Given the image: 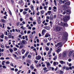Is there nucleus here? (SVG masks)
<instances>
[{
	"mask_svg": "<svg viewBox=\"0 0 74 74\" xmlns=\"http://www.w3.org/2000/svg\"><path fill=\"white\" fill-rule=\"evenodd\" d=\"M28 58H31V56L30 55H28Z\"/></svg>",
	"mask_w": 74,
	"mask_h": 74,
	"instance_id": "obj_61",
	"label": "nucleus"
},
{
	"mask_svg": "<svg viewBox=\"0 0 74 74\" xmlns=\"http://www.w3.org/2000/svg\"><path fill=\"white\" fill-rule=\"evenodd\" d=\"M45 32V29H43L42 31V35H44V32Z\"/></svg>",
	"mask_w": 74,
	"mask_h": 74,
	"instance_id": "obj_22",
	"label": "nucleus"
},
{
	"mask_svg": "<svg viewBox=\"0 0 74 74\" xmlns=\"http://www.w3.org/2000/svg\"><path fill=\"white\" fill-rule=\"evenodd\" d=\"M8 38H11V33L9 32L8 33Z\"/></svg>",
	"mask_w": 74,
	"mask_h": 74,
	"instance_id": "obj_11",
	"label": "nucleus"
},
{
	"mask_svg": "<svg viewBox=\"0 0 74 74\" xmlns=\"http://www.w3.org/2000/svg\"><path fill=\"white\" fill-rule=\"evenodd\" d=\"M66 14H70V10H67L66 11Z\"/></svg>",
	"mask_w": 74,
	"mask_h": 74,
	"instance_id": "obj_24",
	"label": "nucleus"
},
{
	"mask_svg": "<svg viewBox=\"0 0 74 74\" xmlns=\"http://www.w3.org/2000/svg\"><path fill=\"white\" fill-rule=\"evenodd\" d=\"M62 33H63L62 34L64 36H66V34H67V32H63Z\"/></svg>",
	"mask_w": 74,
	"mask_h": 74,
	"instance_id": "obj_28",
	"label": "nucleus"
},
{
	"mask_svg": "<svg viewBox=\"0 0 74 74\" xmlns=\"http://www.w3.org/2000/svg\"><path fill=\"white\" fill-rule=\"evenodd\" d=\"M1 38H4V35H2L1 36Z\"/></svg>",
	"mask_w": 74,
	"mask_h": 74,
	"instance_id": "obj_53",
	"label": "nucleus"
},
{
	"mask_svg": "<svg viewBox=\"0 0 74 74\" xmlns=\"http://www.w3.org/2000/svg\"><path fill=\"white\" fill-rule=\"evenodd\" d=\"M1 22H2V23H4L6 21L4 19H1Z\"/></svg>",
	"mask_w": 74,
	"mask_h": 74,
	"instance_id": "obj_27",
	"label": "nucleus"
},
{
	"mask_svg": "<svg viewBox=\"0 0 74 74\" xmlns=\"http://www.w3.org/2000/svg\"><path fill=\"white\" fill-rule=\"evenodd\" d=\"M61 51V48H59L57 50V52H59Z\"/></svg>",
	"mask_w": 74,
	"mask_h": 74,
	"instance_id": "obj_32",
	"label": "nucleus"
},
{
	"mask_svg": "<svg viewBox=\"0 0 74 74\" xmlns=\"http://www.w3.org/2000/svg\"><path fill=\"white\" fill-rule=\"evenodd\" d=\"M62 56L64 58L65 56H66V54H67V53L66 51H64L62 53Z\"/></svg>",
	"mask_w": 74,
	"mask_h": 74,
	"instance_id": "obj_6",
	"label": "nucleus"
},
{
	"mask_svg": "<svg viewBox=\"0 0 74 74\" xmlns=\"http://www.w3.org/2000/svg\"><path fill=\"white\" fill-rule=\"evenodd\" d=\"M44 12H45V11L44 10H42L40 11V15L41 16H42V15L44 14Z\"/></svg>",
	"mask_w": 74,
	"mask_h": 74,
	"instance_id": "obj_10",
	"label": "nucleus"
},
{
	"mask_svg": "<svg viewBox=\"0 0 74 74\" xmlns=\"http://www.w3.org/2000/svg\"><path fill=\"white\" fill-rule=\"evenodd\" d=\"M30 48L31 49H34V47L33 46H32L30 47Z\"/></svg>",
	"mask_w": 74,
	"mask_h": 74,
	"instance_id": "obj_64",
	"label": "nucleus"
},
{
	"mask_svg": "<svg viewBox=\"0 0 74 74\" xmlns=\"http://www.w3.org/2000/svg\"><path fill=\"white\" fill-rule=\"evenodd\" d=\"M29 19H30V20H31V21H33V18H32V17L29 18Z\"/></svg>",
	"mask_w": 74,
	"mask_h": 74,
	"instance_id": "obj_56",
	"label": "nucleus"
},
{
	"mask_svg": "<svg viewBox=\"0 0 74 74\" xmlns=\"http://www.w3.org/2000/svg\"><path fill=\"white\" fill-rule=\"evenodd\" d=\"M45 4L46 5H47L48 4V2H45Z\"/></svg>",
	"mask_w": 74,
	"mask_h": 74,
	"instance_id": "obj_54",
	"label": "nucleus"
},
{
	"mask_svg": "<svg viewBox=\"0 0 74 74\" xmlns=\"http://www.w3.org/2000/svg\"><path fill=\"white\" fill-rule=\"evenodd\" d=\"M62 25L63 27H69V25L67 23H63L62 24Z\"/></svg>",
	"mask_w": 74,
	"mask_h": 74,
	"instance_id": "obj_3",
	"label": "nucleus"
},
{
	"mask_svg": "<svg viewBox=\"0 0 74 74\" xmlns=\"http://www.w3.org/2000/svg\"><path fill=\"white\" fill-rule=\"evenodd\" d=\"M59 3L60 4H62V0H60L59 1Z\"/></svg>",
	"mask_w": 74,
	"mask_h": 74,
	"instance_id": "obj_39",
	"label": "nucleus"
},
{
	"mask_svg": "<svg viewBox=\"0 0 74 74\" xmlns=\"http://www.w3.org/2000/svg\"><path fill=\"white\" fill-rule=\"evenodd\" d=\"M41 66V65L40 64H39L36 65V67H40Z\"/></svg>",
	"mask_w": 74,
	"mask_h": 74,
	"instance_id": "obj_35",
	"label": "nucleus"
},
{
	"mask_svg": "<svg viewBox=\"0 0 74 74\" xmlns=\"http://www.w3.org/2000/svg\"><path fill=\"white\" fill-rule=\"evenodd\" d=\"M44 29H45L47 30H49L50 29V27L48 26H45L44 27Z\"/></svg>",
	"mask_w": 74,
	"mask_h": 74,
	"instance_id": "obj_12",
	"label": "nucleus"
},
{
	"mask_svg": "<svg viewBox=\"0 0 74 74\" xmlns=\"http://www.w3.org/2000/svg\"><path fill=\"white\" fill-rule=\"evenodd\" d=\"M13 56H14V57H15V58H16V55L15 54H13Z\"/></svg>",
	"mask_w": 74,
	"mask_h": 74,
	"instance_id": "obj_57",
	"label": "nucleus"
},
{
	"mask_svg": "<svg viewBox=\"0 0 74 74\" xmlns=\"http://www.w3.org/2000/svg\"><path fill=\"white\" fill-rule=\"evenodd\" d=\"M57 58L58 57H57V56H54V58H53V60H56V59H57Z\"/></svg>",
	"mask_w": 74,
	"mask_h": 74,
	"instance_id": "obj_25",
	"label": "nucleus"
},
{
	"mask_svg": "<svg viewBox=\"0 0 74 74\" xmlns=\"http://www.w3.org/2000/svg\"><path fill=\"white\" fill-rule=\"evenodd\" d=\"M20 24V22H18V23H17V26H18L19 25V24Z\"/></svg>",
	"mask_w": 74,
	"mask_h": 74,
	"instance_id": "obj_48",
	"label": "nucleus"
},
{
	"mask_svg": "<svg viewBox=\"0 0 74 74\" xmlns=\"http://www.w3.org/2000/svg\"><path fill=\"white\" fill-rule=\"evenodd\" d=\"M62 29V28L61 27H57L56 28V30H57V31H59H59H60V30H61V29Z\"/></svg>",
	"mask_w": 74,
	"mask_h": 74,
	"instance_id": "obj_7",
	"label": "nucleus"
},
{
	"mask_svg": "<svg viewBox=\"0 0 74 74\" xmlns=\"http://www.w3.org/2000/svg\"><path fill=\"white\" fill-rule=\"evenodd\" d=\"M23 48V44L21 45L19 47L20 49H21V48Z\"/></svg>",
	"mask_w": 74,
	"mask_h": 74,
	"instance_id": "obj_19",
	"label": "nucleus"
},
{
	"mask_svg": "<svg viewBox=\"0 0 74 74\" xmlns=\"http://www.w3.org/2000/svg\"><path fill=\"white\" fill-rule=\"evenodd\" d=\"M21 29H22L23 30H25L26 29V27H24L23 26H22L21 27Z\"/></svg>",
	"mask_w": 74,
	"mask_h": 74,
	"instance_id": "obj_21",
	"label": "nucleus"
},
{
	"mask_svg": "<svg viewBox=\"0 0 74 74\" xmlns=\"http://www.w3.org/2000/svg\"><path fill=\"white\" fill-rule=\"evenodd\" d=\"M27 62V63H30V62H31L30 60H28Z\"/></svg>",
	"mask_w": 74,
	"mask_h": 74,
	"instance_id": "obj_38",
	"label": "nucleus"
},
{
	"mask_svg": "<svg viewBox=\"0 0 74 74\" xmlns=\"http://www.w3.org/2000/svg\"><path fill=\"white\" fill-rule=\"evenodd\" d=\"M30 67L31 69H32V70H33V69H34V67H33V66H32V65H31L30 66Z\"/></svg>",
	"mask_w": 74,
	"mask_h": 74,
	"instance_id": "obj_30",
	"label": "nucleus"
},
{
	"mask_svg": "<svg viewBox=\"0 0 74 74\" xmlns=\"http://www.w3.org/2000/svg\"><path fill=\"white\" fill-rule=\"evenodd\" d=\"M45 49L47 51H48L49 50V48L48 47H45Z\"/></svg>",
	"mask_w": 74,
	"mask_h": 74,
	"instance_id": "obj_17",
	"label": "nucleus"
},
{
	"mask_svg": "<svg viewBox=\"0 0 74 74\" xmlns=\"http://www.w3.org/2000/svg\"><path fill=\"white\" fill-rule=\"evenodd\" d=\"M54 4L56 5H57L56 4V0H54Z\"/></svg>",
	"mask_w": 74,
	"mask_h": 74,
	"instance_id": "obj_40",
	"label": "nucleus"
},
{
	"mask_svg": "<svg viewBox=\"0 0 74 74\" xmlns=\"http://www.w3.org/2000/svg\"><path fill=\"white\" fill-rule=\"evenodd\" d=\"M47 70V67H44L43 68V70L45 71V70Z\"/></svg>",
	"mask_w": 74,
	"mask_h": 74,
	"instance_id": "obj_44",
	"label": "nucleus"
},
{
	"mask_svg": "<svg viewBox=\"0 0 74 74\" xmlns=\"http://www.w3.org/2000/svg\"><path fill=\"white\" fill-rule=\"evenodd\" d=\"M9 51H10V52H11V53H12V52H13V49H9Z\"/></svg>",
	"mask_w": 74,
	"mask_h": 74,
	"instance_id": "obj_31",
	"label": "nucleus"
},
{
	"mask_svg": "<svg viewBox=\"0 0 74 74\" xmlns=\"http://www.w3.org/2000/svg\"><path fill=\"white\" fill-rule=\"evenodd\" d=\"M46 64L47 65V67L48 68L49 66H51V64H50V63L49 62H47L46 63Z\"/></svg>",
	"mask_w": 74,
	"mask_h": 74,
	"instance_id": "obj_14",
	"label": "nucleus"
},
{
	"mask_svg": "<svg viewBox=\"0 0 74 74\" xmlns=\"http://www.w3.org/2000/svg\"><path fill=\"white\" fill-rule=\"evenodd\" d=\"M31 9L32 10H34V6L32 5L31 6Z\"/></svg>",
	"mask_w": 74,
	"mask_h": 74,
	"instance_id": "obj_34",
	"label": "nucleus"
},
{
	"mask_svg": "<svg viewBox=\"0 0 74 74\" xmlns=\"http://www.w3.org/2000/svg\"><path fill=\"white\" fill-rule=\"evenodd\" d=\"M51 35L49 34L48 33L46 34L45 36V37H50Z\"/></svg>",
	"mask_w": 74,
	"mask_h": 74,
	"instance_id": "obj_13",
	"label": "nucleus"
},
{
	"mask_svg": "<svg viewBox=\"0 0 74 74\" xmlns=\"http://www.w3.org/2000/svg\"><path fill=\"white\" fill-rule=\"evenodd\" d=\"M4 37H5V39L6 40H7V39L8 38L7 36H5Z\"/></svg>",
	"mask_w": 74,
	"mask_h": 74,
	"instance_id": "obj_41",
	"label": "nucleus"
},
{
	"mask_svg": "<svg viewBox=\"0 0 74 74\" xmlns=\"http://www.w3.org/2000/svg\"><path fill=\"white\" fill-rule=\"evenodd\" d=\"M24 11H28V8H25L24 9Z\"/></svg>",
	"mask_w": 74,
	"mask_h": 74,
	"instance_id": "obj_51",
	"label": "nucleus"
},
{
	"mask_svg": "<svg viewBox=\"0 0 74 74\" xmlns=\"http://www.w3.org/2000/svg\"><path fill=\"white\" fill-rule=\"evenodd\" d=\"M5 63H6V64H10V62L9 61H7Z\"/></svg>",
	"mask_w": 74,
	"mask_h": 74,
	"instance_id": "obj_42",
	"label": "nucleus"
},
{
	"mask_svg": "<svg viewBox=\"0 0 74 74\" xmlns=\"http://www.w3.org/2000/svg\"><path fill=\"white\" fill-rule=\"evenodd\" d=\"M23 15H25V14H27V12L26 11H23Z\"/></svg>",
	"mask_w": 74,
	"mask_h": 74,
	"instance_id": "obj_37",
	"label": "nucleus"
},
{
	"mask_svg": "<svg viewBox=\"0 0 74 74\" xmlns=\"http://www.w3.org/2000/svg\"><path fill=\"white\" fill-rule=\"evenodd\" d=\"M70 3L69 2H67L66 3H65V5H69Z\"/></svg>",
	"mask_w": 74,
	"mask_h": 74,
	"instance_id": "obj_33",
	"label": "nucleus"
},
{
	"mask_svg": "<svg viewBox=\"0 0 74 74\" xmlns=\"http://www.w3.org/2000/svg\"><path fill=\"white\" fill-rule=\"evenodd\" d=\"M35 59H36V60H38L41 59V56L40 55H38V56L36 57Z\"/></svg>",
	"mask_w": 74,
	"mask_h": 74,
	"instance_id": "obj_4",
	"label": "nucleus"
},
{
	"mask_svg": "<svg viewBox=\"0 0 74 74\" xmlns=\"http://www.w3.org/2000/svg\"><path fill=\"white\" fill-rule=\"evenodd\" d=\"M34 63H35L36 64H37V63H38V61L35 60L34 61Z\"/></svg>",
	"mask_w": 74,
	"mask_h": 74,
	"instance_id": "obj_50",
	"label": "nucleus"
},
{
	"mask_svg": "<svg viewBox=\"0 0 74 74\" xmlns=\"http://www.w3.org/2000/svg\"><path fill=\"white\" fill-rule=\"evenodd\" d=\"M1 48H4V46L3 45H1Z\"/></svg>",
	"mask_w": 74,
	"mask_h": 74,
	"instance_id": "obj_52",
	"label": "nucleus"
},
{
	"mask_svg": "<svg viewBox=\"0 0 74 74\" xmlns=\"http://www.w3.org/2000/svg\"><path fill=\"white\" fill-rule=\"evenodd\" d=\"M69 19H70V17L69 16H66L63 18V21L64 22H67V21H68Z\"/></svg>",
	"mask_w": 74,
	"mask_h": 74,
	"instance_id": "obj_1",
	"label": "nucleus"
},
{
	"mask_svg": "<svg viewBox=\"0 0 74 74\" xmlns=\"http://www.w3.org/2000/svg\"><path fill=\"white\" fill-rule=\"evenodd\" d=\"M4 33L5 35H6V36H7V34H8V33H7V32L6 31Z\"/></svg>",
	"mask_w": 74,
	"mask_h": 74,
	"instance_id": "obj_43",
	"label": "nucleus"
},
{
	"mask_svg": "<svg viewBox=\"0 0 74 74\" xmlns=\"http://www.w3.org/2000/svg\"><path fill=\"white\" fill-rule=\"evenodd\" d=\"M53 65L55 66H56V65H58L59 64V62H54L53 63Z\"/></svg>",
	"mask_w": 74,
	"mask_h": 74,
	"instance_id": "obj_8",
	"label": "nucleus"
},
{
	"mask_svg": "<svg viewBox=\"0 0 74 74\" xmlns=\"http://www.w3.org/2000/svg\"><path fill=\"white\" fill-rule=\"evenodd\" d=\"M73 53V52L71 51L69 52V57H70L71 55H72V54Z\"/></svg>",
	"mask_w": 74,
	"mask_h": 74,
	"instance_id": "obj_15",
	"label": "nucleus"
},
{
	"mask_svg": "<svg viewBox=\"0 0 74 74\" xmlns=\"http://www.w3.org/2000/svg\"><path fill=\"white\" fill-rule=\"evenodd\" d=\"M47 13H48V14H51V11H48L47 12Z\"/></svg>",
	"mask_w": 74,
	"mask_h": 74,
	"instance_id": "obj_59",
	"label": "nucleus"
},
{
	"mask_svg": "<svg viewBox=\"0 0 74 74\" xmlns=\"http://www.w3.org/2000/svg\"><path fill=\"white\" fill-rule=\"evenodd\" d=\"M5 59L6 60H8V59H10V58L9 57H7L5 58Z\"/></svg>",
	"mask_w": 74,
	"mask_h": 74,
	"instance_id": "obj_60",
	"label": "nucleus"
},
{
	"mask_svg": "<svg viewBox=\"0 0 74 74\" xmlns=\"http://www.w3.org/2000/svg\"><path fill=\"white\" fill-rule=\"evenodd\" d=\"M29 38H30L31 39H32L33 38V35L31 34L29 35Z\"/></svg>",
	"mask_w": 74,
	"mask_h": 74,
	"instance_id": "obj_26",
	"label": "nucleus"
},
{
	"mask_svg": "<svg viewBox=\"0 0 74 74\" xmlns=\"http://www.w3.org/2000/svg\"><path fill=\"white\" fill-rule=\"evenodd\" d=\"M50 20L51 21L52 20H53V15H51L50 17Z\"/></svg>",
	"mask_w": 74,
	"mask_h": 74,
	"instance_id": "obj_23",
	"label": "nucleus"
},
{
	"mask_svg": "<svg viewBox=\"0 0 74 74\" xmlns=\"http://www.w3.org/2000/svg\"><path fill=\"white\" fill-rule=\"evenodd\" d=\"M5 47H6V48H10V46H7V44H6L5 45Z\"/></svg>",
	"mask_w": 74,
	"mask_h": 74,
	"instance_id": "obj_36",
	"label": "nucleus"
},
{
	"mask_svg": "<svg viewBox=\"0 0 74 74\" xmlns=\"http://www.w3.org/2000/svg\"><path fill=\"white\" fill-rule=\"evenodd\" d=\"M40 10H42V6H40Z\"/></svg>",
	"mask_w": 74,
	"mask_h": 74,
	"instance_id": "obj_55",
	"label": "nucleus"
},
{
	"mask_svg": "<svg viewBox=\"0 0 74 74\" xmlns=\"http://www.w3.org/2000/svg\"><path fill=\"white\" fill-rule=\"evenodd\" d=\"M47 46H49V45H50V42L47 43Z\"/></svg>",
	"mask_w": 74,
	"mask_h": 74,
	"instance_id": "obj_49",
	"label": "nucleus"
},
{
	"mask_svg": "<svg viewBox=\"0 0 74 74\" xmlns=\"http://www.w3.org/2000/svg\"><path fill=\"white\" fill-rule=\"evenodd\" d=\"M2 67L3 69H6L7 68V67L5 66H3Z\"/></svg>",
	"mask_w": 74,
	"mask_h": 74,
	"instance_id": "obj_46",
	"label": "nucleus"
},
{
	"mask_svg": "<svg viewBox=\"0 0 74 74\" xmlns=\"http://www.w3.org/2000/svg\"><path fill=\"white\" fill-rule=\"evenodd\" d=\"M68 61L69 62H70L71 61V59H68Z\"/></svg>",
	"mask_w": 74,
	"mask_h": 74,
	"instance_id": "obj_62",
	"label": "nucleus"
},
{
	"mask_svg": "<svg viewBox=\"0 0 74 74\" xmlns=\"http://www.w3.org/2000/svg\"><path fill=\"white\" fill-rule=\"evenodd\" d=\"M13 49L14 51H17V50H18V49L15 47L13 48Z\"/></svg>",
	"mask_w": 74,
	"mask_h": 74,
	"instance_id": "obj_29",
	"label": "nucleus"
},
{
	"mask_svg": "<svg viewBox=\"0 0 74 74\" xmlns=\"http://www.w3.org/2000/svg\"><path fill=\"white\" fill-rule=\"evenodd\" d=\"M52 48H51L49 51V52H48V55H50V54H51V53L52 52Z\"/></svg>",
	"mask_w": 74,
	"mask_h": 74,
	"instance_id": "obj_9",
	"label": "nucleus"
},
{
	"mask_svg": "<svg viewBox=\"0 0 74 74\" xmlns=\"http://www.w3.org/2000/svg\"><path fill=\"white\" fill-rule=\"evenodd\" d=\"M16 47H17V48H19V46L17 45H16Z\"/></svg>",
	"mask_w": 74,
	"mask_h": 74,
	"instance_id": "obj_58",
	"label": "nucleus"
},
{
	"mask_svg": "<svg viewBox=\"0 0 74 74\" xmlns=\"http://www.w3.org/2000/svg\"><path fill=\"white\" fill-rule=\"evenodd\" d=\"M21 52L22 53V54H24V53L25 52V50H24L23 49L21 50Z\"/></svg>",
	"mask_w": 74,
	"mask_h": 74,
	"instance_id": "obj_20",
	"label": "nucleus"
},
{
	"mask_svg": "<svg viewBox=\"0 0 74 74\" xmlns=\"http://www.w3.org/2000/svg\"><path fill=\"white\" fill-rule=\"evenodd\" d=\"M62 46V42H60L56 45H55V47H58V48H60Z\"/></svg>",
	"mask_w": 74,
	"mask_h": 74,
	"instance_id": "obj_2",
	"label": "nucleus"
},
{
	"mask_svg": "<svg viewBox=\"0 0 74 74\" xmlns=\"http://www.w3.org/2000/svg\"><path fill=\"white\" fill-rule=\"evenodd\" d=\"M25 42H26V41L24 40H23L22 41V43H23V44H26Z\"/></svg>",
	"mask_w": 74,
	"mask_h": 74,
	"instance_id": "obj_18",
	"label": "nucleus"
},
{
	"mask_svg": "<svg viewBox=\"0 0 74 74\" xmlns=\"http://www.w3.org/2000/svg\"><path fill=\"white\" fill-rule=\"evenodd\" d=\"M58 73L60 74H63L64 73V71H59Z\"/></svg>",
	"mask_w": 74,
	"mask_h": 74,
	"instance_id": "obj_16",
	"label": "nucleus"
},
{
	"mask_svg": "<svg viewBox=\"0 0 74 74\" xmlns=\"http://www.w3.org/2000/svg\"><path fill=\"white\" fill-rule=\"evenodd\" d=\"M9 12L10 15H12V13L11 12V11H10V10H9Z\"/></svg>",
	"mask_w": 74,
	"mask_h": 74,
	"instance_id": "obj_45",
	"label": "nucleus"
},
{
	"mask_svg": "<svg viewBox=\"0 0 74 74\" xmlns=\"http://www.w3.org/2000/svg\"><path fill=\"white\" fill-rule=\"evenodd\" d=\"M36 15H40V12H38L37 13H36Z\"/></svg>",
	"mask_w": 74,
	"mask_h": 74,
	"instance_id": "obj_47",
	"label": "nucleus"
},
{
	"mask_svg": "<svg viewBox=\"0 0 74 74\" xmlns=\"http://www.w3.org/2000/svg\"><path fill=\"white\" fill-rule=\"evenodd\" d=\"M59 62L61 63V64H66V62H64L63 60H60L59 61Z\"/></svg>",
	"mask_w": 74,
	"mask_h": 74,
	"instance_id": "obj_5",
	"label": "nucleus"
},
{
	"mask_svg": "<svg viewBox=\"0 0 74 74\" xmlns=\"http://www.w3.org/2000/svg\"><path fill=\"white\" fill-rule=\"evenodd\" d=\"M51 7H49V10H51Z\"/></svg>",
	"mask_w": 74,
	"mask_h": 74,
	"instance_id": "obj_63",
	"label": "nucleus"
}]
</instances>
